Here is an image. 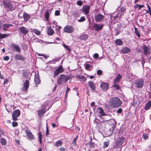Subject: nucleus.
Masks as SVG:
<instances>
[{
	"instance_id": "9d476101",
	"label": "nucleus",
	"mask_w": 151,
	"mask_h": 151,
	"mask_svg": "<svg viewBox=\"0 0 151 151\" xmlns=\"http://www.w3.org/2000/svg\"><path fill=\"white\" fill-rule=\"evenodd\" d=\"M12 119L14 121L17 120V118L19 116V110L17 109L14 111L12 114Z\"/></svg>"
},
{
	"instance_id": "ddd939ff",
	"label": "nucleus",
	"mask_w": 151,
	"mask_h": 151,
	"mask_svg": "<svg viewBox=\"0 0 151 151\" xmlns=\"http://www.w3.org/2000/svg\"><path fill=\"white\" fill-rule=\"evenodd\" d=\"M90 9V6L88 5H84L82 7V11L86 14L89 13Z\"/></svg>"
},
{
	"instance_id": "ea45409f",
	"label": "nucleus",
	"mask_w": 151,
	"mask_h": 151,
	"mask_svg": "<svg viewBox=\"0 0 151 151\" xmlns=\"http://www.w3.org/2000/svg\"><path fill=\"white\" fill-rule=\"evenodd\" d=\"M86 20V19L84 17H81L80 19L78 20V22H81L85 21Z\"/></svg>"
},
{
	"instance_id": "6e6d98bb",
	"label": "nucleus",
	"mask_w": 151,
	"mask_h": 151,
	"mask_svg": "<svg viewBox=\"0 0 151 151\" xmlns=\"http://www.w3.org/2000/svg\"><path fill=\"white\" fill-rule=\"evenodd\" d=\"M9 57L8 56H6L5 57L3 58V60L5 61L8 60H9Z\"/></svg>"
},
{
	"instance_id": "4c0bfd02",
	"label": "nucleus",
	"mask_w": 151,
	"mask_h": 151,
	"mask_svg": "<svg viewBox=\"0 0 151 151\" xmlns=\"http://www.w3.org/2000/svg\"><path fill=\"white\" fill-rule=\"evenodd\" d=\"M63 45L65 49H67V50H68V51H70L71 50V49L70 48L69 46L66 45L64 43H63Z\"/></svg>"
},
{
	"instance_id": "e433bc0d",
	"label": "nucleus",
	"mask_w": 151,
	"mask_h": 151,
	"mask_svg": "<svg viewBox=\"0 0 151 151\" xmlns=\"http://www.w3.org/2000/svg\"><path fill=\"white\" fill-rule=\"evenodd\" d=\"M0 142L2 145H4L6 144V141L4 138H2Z\"/></svg>"
},
{
	"instance_id": "72a5a7b5",
	"label": "nucleus",
	"mask_w": 151,
	"mask_h": 151,
	"mask_svg": "<svg viewBox=\"0 0 151 151\" xmlns=\"http://www.w3.org/2000/svg\"><path fill=\"white\" fill-rule=\"evenodd\" d=\"M73 16L74 17L75 19H76L80 16V15L78 12H75L73 14Z\"/></svg>"
},
{
	"instance_id": "2f4dec72",
	"label": "nucleus",
	"mask_w": 151,
	"mask_h": 151,
	"mask_svg": "<svg viewBox=\"0 0 151 151\" xmlns=\"http://www.w3.org/2000/svg\"><path fill=\"white\" fill-rule=\"evenodd\" d=\"M110 141H107L104 142L103 147L105 148L107 147L109 144Z\"/></svg>"
},
{
	"instance_id": "1a4fd4ad",
	"label": "nucleus",
	"mask_w": 151,
	"mask_h": 151,
	"mask_svg": "<svg viewBox=\"0 0 151 151\" xmlns=\"http://www.w3.org/2000/svg\"><path fill=\"white\" fill-rule=\"evenodd\" d=\"M25 132L27 138L30 140L34 139H35L34 136L31 133V131L28 129H26Z\"/></svg>"
},
{
	"instance_id": "13d9d810",
	"label": "nucleus",
	"mask_w": 151,
	"mask_h": 151,
	"mask_svg": "<svg viewBox=\"0 0 151 151\" xmlns=\"http://www.w3.org/2000/svg\"><path fill=\"white\" fill-rule=\"evenodd\" d=\"M99 55L97 53H95L94 54L93 57L95 58H98L99 57Z\"/></svg>"
},
{
	"instance_id": "603ef678",
	"label": "nucleus",
	"mask_w": 151,
	"mask_h": 151,
	"mask_svg": "<svg viewBox=\"0 0 151 151\" xmlns=\"http://www.w3.org/2000/svg\"><path fill=\"white\" fill-rule=\"evenodd\" d=\"M49 134V129L47 127H47H46V136H47Z\"/></svg>"
},
{
	"instance_id": "2eb2a0df",
	"label": "nucleus",
	"mask_w": 151,
	"mask_h": 151,
	"mask_svg": "<svg viewBox=\"0 0 151 151\" xmlns=\"http://www.w3.org/2000/svg\"><path fill=\"white\" fill-rule=\"evenodd\" d=\"M10 47L14 51L19 52V47L18 45H16L14 43H12L10 45Z\"/></svg>"
},
{
	"instance_id": "052dcab7",
	"label": "nucleus",
	"mask_w": 151,
	"mask_h": 151,
	"mask_svg": "<svg viewBox=\"0 0 151 151\" xmlns=\"http://www.w3.org/2000/svg\"><path fill=\"white\" fill-rule=\"evenodd\" d=\"M90 67H91V66L90 65L86 64V65L85 67H86V69H89L90 68Z\"/></svg>"
},
{
	"instance_id": "b1692460",
	"label": "nucleus",
	"mask_w": 151,
	"mask_h": 151,
	"mask_svg": "<svg viewBox=\"0 0 151 151\" xmlns=\"http://www.w3.org/2000/svg\"><path fill=\"white\" fill-rule=\"evenodd\" d=\"M88 85L90 88L93 90H95L96 86L94 83L91 81H90L88 82Z\"/></svg>"
},
{
	"instance_id": "f257e3e1",
	"label": "nucleus",
	"mask_w": 151,
	"mask_h": 151,
	"mask_svg": "<svg viewBox=\"0 0 151 151\" xmlns=\"http://www.w3.org/2000/svg\"><path fill=\"white\" fill-rule=\"evenodd\" d=\"M109 104L110 106L114 107H118L122 104L120 99L116 97H113L109 101Z\"/></svg>"
},
{
	"instance_id": "bf43d9fd",
	"label": "nucleus",
	"mask_w": 151,
	"mask_h": 151,
	"mask_svg": "<svg viewBox=\"0 0 151 151\" xmlns=\"http://www.w3.org/2000/svg\"><path fill=\"white\" fill-rule=\"evenodd\" d=\"M60 151H66L65 149L63 147H61L59 149Z\"/></svg>"
},
{
	"instance_id": "5fc2aeb1",
	"label": "nucleus",
	"mask_w": 151,
	"mask_h": 151,
	"mask_svg": "<svg viewBox=\"0 0 151 151\" xmlns=\"http://www.w3.org/2000/svg\"><path fill=\"white\" fill-rule=\"evenodd\" d=\"M55 14L56 16L59 15L60 14V12L59 10H56L55 12Z\"/></svg>"
},
{
	"instance_id": "7c9ffc66",
	"label": "nucleus",
	"mask_w": 151,
	"mask_h": 151,
	"mask_svg": "<svg viewBox=\"0 0 151 151\" xmlns=\"http://www.w3.org/2000/svg\"><path fill=\"white\" fill-rule=\"evenodd\" d=\"M8 36L7 34H1L0 33V39H2L7 37Z\"/></svg>"
},
{
	"instance_id": "79ce46f5",
	"label": "nucleus",
	"mask_w": 151,
	"mask_h": 151,
	"mask_svg": "<svg viewBox=\"0 0 151 151\" xmlns=\"http://www.w3.org/2000/svg\"><path fill=\"white\" fill-rule=\"evenodd\" d=\"M120 10L121 13H124L126 11L125 7H121Z\"/></svg>"
},
{
	"instance_id": "de8ad7c7",
	"label": "nucleus",
	"mask_w": 151,
	"mask_h": 151,
	"mask_svg": "<svg viewBox=\"0 0 151 151\" xmlns=\"http://www.w3.org/2000/svg\"><path fill=\"white\" fill-rule=\"evenodd\" d=\"M117 83H114V85L113 87L116 88V89L118 90L119 89V86Z\"/></svg>"
},
{
	"instance_id": "f03ea898",
	"label": "nucleus",
	"mask_w": 151,
	"mask_h": 151,
	"mask_svg": "<svg viewBox=\"0 0 151 151\" xmlns=\"http://www.w3.org/2000/svg\"><path fill=\"white\" fill-rule=\"evenodd\" d=\"M70 79L71 77L70 76H66L64 75H61L57 79L58 84L59 85L63 84Z\"/></svg>"
},
{
	"instance_id": "9b49d317",
	"label": "nucleus",
	"mask_w": 151,
	"mask_h": 151,
	"mask_svg": "<svg viewBox=\"0 0 151 151\" xmlns=\"http://www.w3.org/2000/svg\"><path fill=\"white\" fill-rule=\"evenodd\" d=\"M135 84L137 88H141L143 85V81L141 79L138 80L136 81Z\"/></svg>"
},
{
	"instance_id": "a211bd4d",
	"label": "nucleus",
	"mask_w": 151,
	"mask_h": 151,
	"mask_svg": "<svg viewBox=\"0 0 151 151\" xmlns=\"http://www.w3.org/2000/svg\"><path fill=\"white\" fill-rule=\"evenodd\" d=\"M101 87L103 90H107L109 88V84L106 83H102L101 84Z\"/></svg>"
},
{
	"instance_id": "49530a36",
	"label": "nucleus",
	"mask_w": 151,
	"mask_h": 151,
	"mask_svg": "<svg viewBox=\"0 0 151 151\" xmlns=\"http://www.w3.org/2000/svg\"><path fill=\"white\" fill-rule=\"evenodd\" d=\"M45 17L46 19L48 20L49 17V13L48 12H46L45 14Z\"/></svg>"
},
{
	"instance_id": "4d7b16f0",
	"label": "nucleus",
	"mask_w": 151,
	"mask_h": 151,
	"mask_svg": "<svg viewBox=\"0 0 151 151\" xmlns=\"http://www.w3.org/2000/svg\"><path fill=\"white\" fill-rule=\"evenodd\" d=\"M143 137L144 139H146L148 138V136L146 134H144L143 135Z\"/></svg>"
},
{
	"instance_id": "c9c22d12",
	"label": "nucleus",
	"mask_w": 151,
	"mask_h": 151,
	"mask_svg": "<svg viewBox=\"0 0 151 151\" xmlns=\"http://www.w3.org/2000/svg\"><path fill=\"white\" fill-rule=\"evenodd\" d=\"M32 31L37 35H39L40 34V31L36 29H32Z\"/></svg>"
},
{
	"instance_id": "338daca9",
	"label": "nucleus",
	"mask_w": 151,
	"mask_h": 151,
	"mask_svg": "<svg viewBox=\"0 0 151 151\" xmlns=\"http://www.w3.org/2000/svg\"><path fill=\"white\" fill-rule=\"evenodd\" d=\"M25 59V58L23 57L22 56L19 55V60H24Z\"/></svg>"
},
{
	"instance_id": "4468645a",
	"label": "nucleus",
	"mask_w": 151,
	"mask_h": 151,
	"mask_svg": "<svg viewBox=\"0 0 151 151\" xmlns=\"http://www.w3.org/2000/svg\"><path fill=\"white\" fill-rule=\"evenodd\" d=\"M104 18V16L101 14H99L95 16V20L97 22L101 21Z\"/></svg>"
},
{
	"instance_id": "a18cd8bd",
	"label": "nucleus",
	"mask_w": 151,
	"mask_h": 151,
	"mask_svg": "<svg viewBox=\"0 0 151 151\" xmlns=\"http://www.w3.org/2000/svg\"><path fill=\"white\" fill-rule=\"evenodd\" d=\"M111 122L112 123L113 126L115 127L116 126V123L115 120L114 119H112L111 120Z\"/></svg>"
},
{
	"instance_id": "4be33fe9",
	"label": "nucleus",
	"mask_w": 151,
	"mask_h": 151,
	"mask_svg": "<svg viewBox=\"0 0 151 151\" xmlns=\"http://www.w3.org/2000/svg\"><path fill=\"white\" fill-rule=\"evenodd\" d=\"M130 51L129 49L127 47H124L121 50V52L122 53L125 54L127 53Z\"/></svg>"
},
{
	"instance_id": "a19ab883",
	"label": "nucleus",
	"mask_w": 151,
	"mask_h": 151,
	"mask_svg": "<svg viewBox=\"0 0 151 151\" xmlns=\"http://www.w3.org/2000/svg\"><path fill=\"white\" fill-rule=\"evenodd\" d=\"M94 123L96 124L97 125L99 124L101 122L97 118H95V119L93 121Z\"/></svg>"
},
{
	"instance_id": "774afa93",
	"label": "nucleus",
	"mask_w": 151,
	"mask_h": 151,
	"mask_svg": "<svg viewBox=\"0 0 151 151\" xmlns=\"http://www.w3.org/2000/svg\"><path fill=\"white\" fill-rule=\"evenodd\" d=\"M95 104V103L94 102H91V105L92 107H93Z\"/></svg>"
},
{
	"instance_id": "c756f323",
	"label": "nucleus",
	"mask_w": 151,
	"mask_h": 151,
	"mask_svg": "<svg viewBox=\"0 0 151 151\" xmlns=\"http://www.w3.org/2000/svg\"><path fill=\"white\" fill-rule=\"evenodd\" d=\"M46 111V110L43 109L42 110L39 111H38V114L40 116H41Z\"/></svg>"
},
{
	"instance_id": "864d4df0",
	"label": "nucleus",
	"mask_w": 151,
	"mask_h": 151,
	"mask_svg": "<svg viewBox=\"0 0 151 151\" xmlns=\"http://www.w3.org/2000/svg\"><path fill=\"white\" fill-rule=\"evenodd\" d=\"M38 137L39 139H42V134L41 132H40L38 134Z\"/></svg>"
},
{
	"instance_id": "8fccbe9b",
	"label": "nucleus",
	"mask_w": 151,
	"mask_h": 151,
	"mask_svg": "<svg viewBox=\"0 0 151 151\" xmlns=\"http://www.w3.org/2000/svg\"><path fill=\"white\" fill-rule=\"evenodd\" d=\"M12 125L13 127H16L18 126V123L16 122H12Z\"/></svg>"
},
{
	"instance_id": "e2e57ef3",
	"label": "nucleus",
	"mask_w": 151,
	"mask_h": 151,
	"mask_svg": "<svg viewBox=\"0 0 151 151\" xmlns=\"http://www.w3.org/2000/svg\"><path fill=\"white\" fill-rule=\"evenodd\" d=\"M122 111V109L121 108H119L117 110V112L118 113H120Z\"/></svg>"
},
{
	"instance_id": "c85d7f7f",
	"label": "nucleus",
	"mask_w": 151,
	"mask_h": 151,
	"mask_svg": "<svg viewBox=\"0 0 151 151\" xmlns=\"http://www.w3.org/2000/svg\"><path fill=\"white\" fill-rule=\"evenodd\" d=\"M63 144L62 142L60 140L57 141L55 143V145L57 147L61 146Z\"/></svg>"
},
{
	"instance_id": "cd10ccee",
	"label": "nucleus",
	"mask_w": 151,
	"mask_h": 151,
	"mask_svg": "<svg viewBox=\"0 0 151 151\" xmlns=\"http://www.w3.org/2000/svg\"><path fill=\"white\" fill-rule=\"evenodd\" d=\"M115 43L117 45H121L122 44L123 42L121 40L118 39L115 40Z\"/></svg>"
},
{
	"instance_id": "412c9836",
	"label": "nucleus",
	"mask_w": 151,
	"mask_h": 151,
	"mask_svg": "<svg viewBox=\"0 0 151 151\" xmlns=\"http://www.w3.org/2000/svg\"><path fill=\"white\" fill-rule=\"evenodd\" d=\"M23 17L24 19V21L25 22H27L30 18V16L29 15L25 13L23 14Z\"/></svg>"
},
{
	"instance_id": "6e6552de",
	"label": "nucleus",
	"mask_w": 151,
	"mask_h": 151,
	"mask_svg": "<svg viewBox=\"0 0 151 151\" xmlns=\"http://www.w3.org/2000/svg\"><path fill=\"white\" fill-rule=\"evenodd\" d=\"M104 26V24H102L94 23L93 27L95 31H97L101 30Z\"/></svg>"
},
{
	"instance_id": "7ed1b4c3",
	"label": "nucleus",
	"mask_w": 151,
	"mask_h": 151,
	"mask_svg": "<svg viewBox=\"0 0 151 151\" xmlns=\"http://www.w3.org/2000/svg\"><path fill=\"white\" fill-rule=\"evenodd\" d=\"M124 138L121 137L118 138L117 140L114 141L113 143V146L115 148H118L120 147L125 141Z\"/></svg>"
},
{
	"instance_id": "69168bd1",
	"label": "nucleus",
	"mask_w": 151,
	"mask_h": 151,
	"mask_svg": "<svg viewBox=\"0 0 151 151\" xmlns=\"http://www.w3.org/2000/svg\"><path fill=\"white\" fill-rule=\"evenodd\" d=\"M15 59L19 60V55H16L14 57Z\"/></svg>"
},
{
	"instance_id": "5701e85b",
	"label": "nucleus",
	"mask_w": 151,
	"mask_h": 151,
	"mask_svg": "<svg viewBox=\"0 0 151 151\" xmlns=\"http://www.w3.org/2000/svg\"><path fill=\"white\" fill-rule=\"evenodd\" d=\"M47 33L48 35H52L54 33V31L50 26L48 28Z\"/></svg>"
},
{
	"instance_id": "680f3d73",
	"label": "nucleus",
	"mask_w": 151,
	"mask_h": 151,
	"mask_svg": "<svg viewBox=\"0 0 151 151\" xmlns=\"http://www.w3.org/2000/svg\"><path fill=\"white\" fill-rule=\"evenodd\" d=\"M144 5H139L138 6V10H140L142 7H144Z\"/></svg>"
},
{
	"instance_id": "20e7f679",
	"label": "nucleus",
	"mask_w": 151,
	"mask_h": 151,
	"mask_svg": "<svg viewBox=\"0 0 151 151\" xmlns=\"http://www.w3.org/2000/svg\"><path fill=\"white\" fill-rule=\"evenodd\" d=\"M3 3L6 8L9 10L12 11L14 9V7L13 6L12 4L8 0H4Z\"/></svg>"
},
{
	"instance_id": "393cba45",
	"label": "nucleus",
	"mask_w": 151,
	"mask_h": 151,
	"mask_svg": "<svg viewBox=\"0 0 151 151\" xmlns=\"http://www.w3.org/2000/svg\"><path fill=\"white\" fill-rule=\"evenodd\" d=\"M151 106V101H148L146 104L145 107V109L146 110L149 109Z\"/></svg>"
},
{
	"instance_id": "473e14b6",
	"label": "nucleus",
	"mask_w": 151,
	"mask_h": 151,
	"mask_svg": "<svg viewBox=\"0 0 151 151\" xmlns=\"http://www.w3.org/2000/svg\"><path fill=\"white\" fill-rule=\"evenodd\" d=\"M29 73L27 71H24L23 72V76L25 78H28V76Z\"/></svg>"
},
{
	"instance_id": "c03bdc74",
	"label": "nucleus",
	"mask_w": 151,
	"mask_h": 151,
	"mask_svg": "<svg viewBox=\"0 0 151 151\" xmlns=\"http://www.w3.org/2000/svg\"><path fill=\"white\" fill-rule=\"evenodd\" d=\"M9 82L8 79L7 78H5L4 80V82H3V85L4 86V87H5V84H7Z\"/></svg>"
},
{
	"instance_id": "f8f14e48",
	"label": "nucleus",
	"mask_w": 151,
	"mask_h": 151,
	"mask_svg": "<svg viewBox=\"0 0 151 151\" xmlns=\"http://www.w3.org/2000/svg\"><path fill=\"white\" fill-rule=\"evenodd\" d=\"M143 53L144 54L146 55H149L150 53V49L144 45L143 47Z\"/></svg>"
},
{
	"instance_id": "0e129e2a",
	"label": "nucleus",
	"mask_w": 151,
	"mask_h": 151,
	"mask_svg": "<svg viewBox=\"0 0 151 151\" xmlns=\"http://www.w3.org/2000/svg\"><path fill=\"white\" fill-rule=\"evenodd\" d=\"M58 27L57 28L56 27V31H60V29H61V27L60 26H58Z\"/></svg>"
},
{
	"instance_id": "0eeeda50",
	"label": "nucleus",
	"mask_w": 151,
	"mask_h": 151,
	"mask_svg": "<svg viewBox=\"0 0 151 151\" xmlns=\"http://www.w3.org/2000/svg\"><path fill=\"white\" fill-rule=\"evenodd\" d=\"M64 71L62 66L60 65L54 72V77L55 78L56 76L59 75L60 73H62Z\"/></svg>"
},
{
	"instance_id": "a878e982",
	"label": "nucleus",
	"mask_w": 151,
	"mask_h": 151,
	"mask_svg": "<svg viewBox=\"0 0 151 151\" xmlns=\"http://www.w3.org/2000/svg\"><path fill=\"white\" fill-rule=\"evenodd\" d=\"M19 132L18 131H15V141L16 144H17L18 145H19V140H17V138H18V134H19Z\"/></svg>"
},
{
	"instance_id": "39448f33",
	"label": "nucleus",
	"mask_w": 151,
	"mask_h": 151,
	"mask_svg": "<svg viewBox=\"0 0 151 151\" xmlns=\"http://www.w3.org/2000/svg\"><path fill=\"white\" fill-rule=\"evenodd\" d=\"M23 83V86L21 89L22 91L21 93H22V94H26L27 93V91L29 86V82L28 80H26Z\"/></svg>"
},
{
	"instance_id": "09e8293b",
	"label": "nucleus",
	"mask_w": 151,
	"mask_h": 151,
	"mask_svg": "<svg viewBox=\"0 0 151 151\" xmlns=\"http://www.w3.org/2000/svg\"><path fill=\"white\" fill-rule=\"evenodd\" d=\"M97 73L98 75H101L102 74V71L100 70H98L97 71Z\"/></svg>"
},
{
	"instance_id": "6ab92c4d",
	"label": "nucleus",
	"mask_w": 151,
	"mask_h": 151,
	"mask_svg": "<svg viewBox=\"0 0 151 151\" xmlns=\"http://www.w3.org/2000/svg\"><path fill=\"white\" fill-rule=\"evenodd\" d=\"M97 112L100 114V116H102L105 115V114L103 110L101 107H99L97 109Z\"/></svg>"
},
{
	"instance_id": "f704fd0d",
	"label": "nucleus",
	"mask_w": 151,
	"mask_h": 151,
	"mask_svg": "<svg viewBox=\"0 0 151 151\" xmlns=\"http://www.w3.org/2000/svg\"><path fill=\"white\" fill-rule=\"evenodd\" d=\"M81 39L86 40L88 38V35H87L83 34L81 35Z\"/></svg>"
},
{
	"instance_id": "3c124183",
	"label": "nucleus",
	"mask_w": 151,
	"mask_h": 151,
	"mask_svg": "<svg viewBox=\"0 0 151 151\" xmlns=\"http://www.w3.org/2000/svg\"><path fill=\"white\" fill-rule=\"evenodd\" d=\"M77 4L79 6H81L82 5V2L81 1H78L77 2Z\"/></svg>"
},
{
	"instance_id": "aec40b11",
	"label": "nucleus",
	"mask_w": 151,
	"mask_h": 151,
	"mask_svg": "<svg viewBox=\"0 0 151 151\" xmlns=\"http://www.w3.org/2000/svg\"><path fill=\"white\" fill-rule=\"evenodd\" d=\"M13 26V25L11 24H5L3 25V29L4 30L6 31L7 29L9 27Z\"/></svg>"
},
{
	"instance_id": "bb28decb",
	"label": "nucleus",
	"mask_w": 151,
	"mask_h": 151,
	"mask_svg": "<svg viewBox=\"0 0 151 151\" xmlns=\"http://www.w3.org/2000/svg\"><path fill=\"white\" fill-rule=\"evenodd\" d=\"M121 76L120 74H118L117 75L116 78L114 79V83H118L119 81L121 78Z\"/></svg>"
},
{
	"instance_id": "423d86ee",
	"label": "nucleus",
	"mask_w": 151,
	"mask_h": 151,
	"mask_svg": "<svg viewBox=\"0 0 151 151\" xmlns=\"http://www.w3.org/2000/svg\"><path fill=\"white\" fill-rule=\"evenodd\" d=\"M74 30V29L72 26L68 25L66 26L64 29V32L68 33L72 32Z\"/></svg>"
},
{
	"instance_id": "f3484780",
	"label": "nucleus",
	"mask_w": 151,
	"mask_h": 151,
	"mask_svg": "<svg viewBox=\"0 0 151 151\" xmlns=\"http://www.w3.org/2000/svg\"><path fill=\"white\" fill-rule=\"evenodd\" d=\"M35 82L36 84H38L40 83L39 76L38 74L36 73L35 75Z\"/></svg>"
},
{
	"instance_id": "37998d69",
	"label": "nucleus",
	"mask_w": 151,
	"mask_h": 151,
	"mask_svg": "<svg viewBox=\"0 0 151 151\" xmlns=\"http://www.w3.org/2000/svg\"><path fill=\"white\" fill-rule=\"evenodd\" d=\"M135 34L139 37H140V35L139 33V32L137 30V28H135Z\"/></svg>"
},
{
	"instance_id": "58836bf2",
	"label": "nucleus",
	"mask_w": 151,
	"mask_h": 151,
	"mask_svg": "<svg viewBox=\"0 0 151 151\" xmlns=\"http://www.w3.org/2000/svg\"><path fill=\"white\" fill-rule=\"evenodd\" d=\"M78 136H77L75 138L73 139L72 142V144L74 145H76V142Z\"/></svg>"
},
{
	"instance_id": "dca6fc26",
	"label": "nucleus",
	"mask_w": 151,
	"mask_h": 151,
	"mask_svg": "<svg viewBox=\"0 0 151 151\" xmlns=\"http://www.w3.org/2000/svg\"><path fill=\"white\" fill-rule=\"evenodd\" d=\"M20 29L21 33H22L23 35H25L29 32L28 29L24 27H21Z\"/></svg>"
}]
</instances>
